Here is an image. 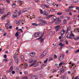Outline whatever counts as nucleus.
<instances>
[{"label":"nucleus","mask_w":79,"mask_h":79,"mask_svg":"<svg viewBox=\"0 0 79 79\" xmlns=\"http://www.w3.org/2000/svg\"><path fill=\"white\" fill-rule=\"evenodd\" d=\"M37 62V61H34V66H35V67H36L37 66H39V64L38 63H41L42 62L41 61H40L36 63Z\"/></svg>","instance_id":"2"},{"label":"nucleus","mask_w":79,"mask_h":79,"mask_svg":"<svg viewBox=\"0 0 79 79\" xmlns=\"http://www.w3.org/2000/svg\"><path fill=\"white\" fill-rule=\"evenodd\" d=\"M34 63L33 60L31 59V60H30L29 63Z\"/></svg>","instance_id":"37"},{"label":"nucleus","mask_w":79,"mask_h":79,"mask_svg":"<svg viewBox=\"0 0 79 79\" xmlns=\"http://www.w3.org/2000/svg\"><path fill=\"white\" fill-rule=\"evenodd\" d=\"M55 65L56 67L57 68H60V67L58 66V64H55Z\"/></svg>","instance_id":"39"},{"label":"nucleus","mask_w":79,"mask_h":79,"mask_svg":"<svg viewBox=\"0 0 79 79\" xmlns=\"http://www.w3.org/2000/svg\"><path fill=\"white\" fill-rule=\"evenodd\" d=\"M62 12H59L57 13V15H62Z\"/></svg>","instance_id":"40"},{"label":"nucleus","mask_w":79,"mask_h":79,"mask_svg":"<svg viewBox=\"0 0 79 79\" xmlns=\"http://www.w3.org/2000/svg\"><path fill=\"white\" fill-rule=\"evenodd\" d=\"M17 70H19V71H20L21 69V67H17Z\"/></svg>","instance_id":"34"},{"label":"nucleus","mask_w":79,"mask_h":79,"mask_svg":"<svg viewBox=\"0 0 79 79\" xmlns=\"http://www.w3.org/2000/svg\"><path fill=\"white\" fill-rule=\"evenodd\" d=\"M62 64H63V63L61 62L59 64V66H61V65Z\"/></svg>","instance_id":"53"},{"label":"nucleus","mask_w":79,"mask_h":79,"mask_svg":"<svg viewBox=\"0 0 79 79\" xmlns=\"http://www.w3.org/2000/svg\"><path fill=\"white\" fill-rule=\"evenodd\" d=\"M47 3H49V4H50V0H47Z\"/></svg>","instance_id":"44"},{"label":"nucleus","mask_w":79,"mask_h":79,"mask_svg":"<svg viewBox=\"0 0 79 79\" xmlns=\"http://www.w3.org/2000/svg\"><path fill=\"white\" fill-rule=\"evenodd\" d=\"M52 60H53V59L51 58H50L49 59V61H52Z\"/></svg>","instance_id":"57"},{"label":"nucleus","mask_w":79,"mask_h":79,"mask_svg":"<svg viewBox=\"0 0 79 79\" xmlns=\"http://www.w3.org/2000/svg\"><path fill=\"white\" fill-rule=\"evenodd\" d=\"M13 66L11 67L10 68V69L8 71V72L10 73V72H11V71H13Z\"/></svg>","instance_id":"12"},{"label":"nucleus","mask_w":79,"mask_h":79,"mask_svg":"<svg viewBox=\"0 0 79 79\" xmlns=\"http://www.w3.org/2000/svg\"><path fill=\"white\" fill-rule=\"evenodd\" d=\"M6 16H4L3 17H2V19H4L5 18H6Z\"/></svg>","instance_id":"46"},{"label":"nucleus","mask_w":79,"mask_h":79,"mask_svg":"<svg viewBox=\"0 0 79 79\" xmlns=\"http://www.w3.org/2000/svg\"><path fill=\"white\" fill-rule=\"evenodd\" d=\"M10 73H12V74H14L15 73V71H12V72Z\"/></svg>","instance_id":"59"},{"label":"nucleus","mask_w":79,"mask_h":79,"mask_svg":"<svg viewBox=\"0 0 79 79\" xmlns=\"http://www.w3.org/2000/svg\"><path fill=\"white\" fill-rule=\"evenodd\" d=\"M63 58H64V55H62L60 56L59 58V61H62L63 60Z\"/></svg>","instance_id":"4"},{"label":"nucleus","mask_w":79,"mask_h":79,"mask_svg":"<svg viewBox=\"0 0 79 79\" xmlns=\"http://www.w3.org/2000/svg\"><path fill=\"white\" fill-rule=\"evenodd\" d=\"M54 58L55 59H56L57 58V56L56 54L54 55Z\"/></svg>","instance_id":"50"},{"label":"nucleus","mask_w":79,"mask_h":79,"mask_svg":"<svg viewBox=\"0 0 79 79\" xmlns=\"http://www.w3.org/2000/svg\"><path fill=\"white\" fill-rule=\"evenodd\" d=\"M14 60L15 59H16L17 58H18V56H16V55H15L14 56Z\"/></svg>","instance_id":"19"},{"label":"nucleus","mask_w":79,"mask_h":79,"mask_svg":"<svg viewBox=\"0 0 79 79\" xmlns=\"http://www.w3.org/2000/svg\"><path fill=\"white\" fill-rule=\"evenodd\" d=\"M32 24L33 26H38V24H36V23H32Z\"/></svg>","instance_id":"28"},{"label":"nucleus","mask_w":79,"mask_h":79,"mask_svg":"<svg viewBox=\"0 0 79 79\" xmlns=\"http://www.w3.org/2000/svg\"><path fill=\"white\" fill-rule=\"evenodd\" d=\"M71 30V27L69 26V27L67 28V32H66V33H68V32H69V31H70Z\"/></svg>","instance_id":"10"},{"label":"nucleus","mask_w":79,"mask_h":79,"mask_svg":"<svg viewBox=\"0 0 79 79\" xmlns=\"http://www.w3.org/2000/svg\"><path fill=\"white\" fill-rule=\"evenodd\" d=\"M10 23H6V26H10Z\"/></svg>","instance_id":"43"},{"label":"nucleus","mask_w":79,"mask_h":79,"mask_svg":"<svg viewBox=\"0 0 79 79\" xmlns=\"http://www.w3.org/2000/svg\"><path fill=\"white\" fill-rule=\"evenodd\" d=\"M44 15H45L46 16H48V14H47L46 13V11H45V10L44 11Z\"/></svg>","instance_id":"42"},{"label":"nucleus","mask_w":79,"mask_h":79,"mask_svg":"<svg viewBox=\"0 0 79 79\" xmlns=\"http://www.w3.org/2000/svg\"><path fill=\"white\" fill-rule=\"evenodd\" d=\"M6 2L8 3H10V1L9 0H6Z\"/></svg>","instance_id":"61"},{"label":"nucleus","mask_w":79,"mask_h":79,"mask_svg":"<svg viewBox=\"0 0 79 79\" xmlns=\"http://www.w3.org/2000/svg\"><path fill=\"white\" fill-rule=\"evenodd\" d=\"M28 11V10L27 9L24 8L23 10H22L21 11H19V12L18 13V14L19 16L21 14V12H26Z\"/></svg>","instance_id":"1"},{"label":"nucleus","mask_w":79,"mask_h":79,"mask_svg":"<svg viewBox=\"0 0 79 79\" xmlns=\"http://www.w3.org/2000/svg\"><path fill=\"white\" fill-rule=\"evenodd\" d=\"M19 31H20V32H23V30H22L21 29H19L17 30V32H18Z\"/></svg>","instance_id":"26"},{"label":"nucleus","mask_w":79,"mask_h":79,"mask_svg":"<svg viewBox=\"0 0 79 79\" xmlns=\"http://www.w3.org/2000/svg\"><path fill=\"white\" fill-rule=\"evenodd\" d=\"M57 71H56V70H54L53 71L52 73H56V72H57Z\"/></svg>","instance_id":"58"},{"label":"nucleus","mask_w":79,"mask_h":79,"mask_svg":"<svg viewBox=\"0 0 79 79\" xmlns=\"http://www.w3.org/2000/svg\"><path fill=\"white\" fill-rule=\"evenodd\" d=\"M41 22H42V23H44V24H47V22L45 20H44V21H41Z\"/></svg>","instance_id":"27"},{"label":"nucleus","mask_w":79,"mask_h":79,"mask_svg":"<svg viewBox=\"0 0 79 79\" xmlns=\"http://www.w3.org/2000/svg\"><path fill=\"white\" fill-rule=\"evenodd\" d=\"M58 45H60V46H61L62 47H65L64 44H63L62 43H60Z\"/></svg>","instance_id":"13"},{"label":"nucleus","mask_w":79,"mask_h":79,"mask_svg":"<svg viewBox=\"0 0 79 79\" xmlns=\"http://www.w3.org/2000/svg\"><path fill=\"white\" fill-rule=\"evenodd\" d=\"M15 24H17L18 25H19V24H20L19 22L17 20L15 21Z\"/></svg>","instance_id":"17"},{"label":"nucleus","mask_w":79,"mask_h":79,"mask_svg":"<svg viewBox=\"0 0 79 79\" xmlns=\"http://www.w3.org/2000/svg\"><path fill=\"white\" fill-rule=\"evenodd\" d=\"M61 21L60 20V19H58L57 20L56 22V25L59 24L60 23H61Z\"/></svg>","instance_id":"7"},{"label":"nucleus","mask_w":79,"mask_h":79,"mask_svg":"<svg viewBox=\"0 0 79 79\" xmlns=\"http://www.w3.org/2000/svg\"><path fill=\"white\" fill-rule=\"evenodd\" d=\"M0 13L2 15L4 14V11L2 9H0Z\"/></svg>","instance_id":"15"},{"label":"nucleus","mask_w":79,"mask_h":79,"mask_svg":"<svg viewBox=\"0 0 79 79\" xmlns=\"http://www.w3.org/2000/svg\"><path fill=\"white\" fill-rule=\"evenodd\" d=\"M30 56H34V53L32 52L30 54Z\"/></svg>","instance_id":"55"},{"label":"nucleus","mask_w":79,"mask_h":79,"mask_svg":"<svg viewBox=\"0 0 79 79\" xmlns=\"http://www.w3.org/2000/svg\"><path fill=\"white\" fill-rule=\"evenodd\" d=\"M24 74H28V73H27V71H25L24 72Z\"/></svg>","instance_id":"54"},{"label":"nucleus","mask_w":79,"mask_h":79,"mask_svg":"<svg viewBox=\"0 0 79 79\" xmlns=\"http://www.w3.org/2000/svg\"><path fill=\"white\" fill-rule=\"evenodd\" d=\"M19 33H18V31L16 32V33L15 35V36L17 37V39H19L18 36H19Z\"/></svg>","instance_id":"11"},{"label":"nucleus","mask_w":79,"mask_h":79,"mask_svg":"<svg viewBox=\"0 0 79 79\" xmlns=\"http://www.w3.org/2000/svg\"><path fill=\"white\" fill-rule=\"evenodd\" d=\"M44 56V54H42L40 56V58H43Z\"/></svg>","instance_id":"25"},{"label":"nucleus","mask_w":79,"mask_h":79,"mask_svg":"<svg viewBox=\"0 0 79 79\" xmlns=\"http://www.w3.org/2000/svg\"><path fill=\"white\" fill-rule=\"evenodd\" d=\"M53 16H55V15H49L46 17V19H50V18H52V17Z\"/></svg>","instance_id":"8"},{"label":"nucleus","mask_w":79,"mask_h":79,"mask_svg":"<svg viewBox=\"0 0 79 79\" xmlns=\"http://www.w3.org/2000/svg\"><path fill=\"white\" fill-rule=\"evenodd\" d=\"M15 62H16L18 63V62H19V59L18 58L15 59H14Z\"/></svg>","instance_id":"24"},{"label":"nucleus","mask_w":79,"mask_h":79,"mask_svg":"<svg viewBox=\"0 0 79 79\" xmlns=\"http://www.w3.org/2000/svg\"><path fill=\"white\" fill-rule=\"evenodd\" d=\"M50 11L52 12H54L55 11V10L54 9H50Z\"/></svg>","instance_id":"30"},{"label":"nucleus","mask_w":79,"mask_h":79,"mask_svg":"<svg viewBox=\"0 0 79 79\" xmlns=\"http://www.w3.org/2000/svg\"><path fill=\"white\" fill-rule=\"evenodd\" d=\"M36 77H35V76H33L31 78V79H37V78Z\"/></svg>","instance_id":"22"},{"label":"nucleus","mask_w":79,"mask_h":79,"mask_svg":"<svg viewBox=\"0 0 79 79\" xmlns=\"http://www.w3.org/2000/svg\"><path fill=\"white\" fill-rule=\"evenodd\" d=\"M17 17V16L16 15H13V18H16Z\"/></svg>","instance_id":"52"},{"label":"nucleus","mask_w":79,"mask_h":79,"mask_svg":"<svg viewBox=\"0 0 79 79\" xmlns=\"http://www.w3.org/2000/svg\"><path fill=\"white\" fill-rule=\"evenodd\" d=\"M45 4H41V7L43 8H45Z\"/></svg>","instance_id":"20"},{"label":"nucleus","mask_w":79,"mask_h":79,"mask_svg":"<svg viewBox=\"0 0 79 79\" xmlns=\"http://www.w3.org/2000/svg\"><path fill=\"white\" fill-rule=\"evenodd\" d=\"M68 35H69V34H68V35L66 36V38L67 39H73V38L71 37V36H69V37L68 36Z\"/></svg>","instance_id":"18"},{"label":"nucleus","mask_w":79,"mask_h":79,"mask_svg":"<svg viewBox=\"0 0 79 79\" xmlns=\"http://www.w3.org/2000/svg\"><path fill=\"white\" fill-rule=\"evenodd\" d=\"M44 38H43L41 40V42L42 43V42H44Z\"/></svg>","instance_id":"63"},{"label":"nucleus","mask_w":79,"mask_h":79,"mask_svg":"<svg viewBox=\"0 0 79 79\" xmlns=\"http://www.w3.org/2000/svg\"><path fill=\"white\" fill-rule=\"evenodd\" d=\"M47 52L45 51L42 54H43V55H44V56H45V55H46L47 54Z\"/></svg>","instance_id":"36"},{"label":"nucleus","mask_w":79,"mask_h":79,"mask_svg":"<svg viewBox=\"0 0 79 79\" xmlns=\"http://www.w3.org/2000/svg\"><path fill=\"white\" fill-rule=\"evenodd\" d=\"M24 58V56L23 55L21 56L20 58V59H22V60H23V59Z\"/></svg>","instance_id":"29"},{"label":"nucleus","mask_w":79,"mask_h":79,"mask_svg":"<svg viewBox=\"0 0 79 79\" xmlns=\"http://www.w3.org/2000/svg\"><path fill=\"white\" fill-rule=\"evenodd\" d=\"M65 11L66 12H69V10H68V9H66L65 10Z\"/></svg>","instance_id":"47"},{"label":"nucleus","mask_w":79,"mask_h":79,"mask_svg":"<svg viewBox=\"0 0 79 79\" xmlns=\"http://www.w3.org/2000/svg\"><path fill=\"white\" fill-rule=\"evenodd\" d=\"M23 79H27V77L26 76L23 77Z\"/></svg>","instance_id":"56"},{"label":"nucleus","mask_w":79,"mask_h":79,"mask_svg":"<svg viewBox=\"0 0 79 79\" xmlns=\"http://www.w3.org/2000/svg\"><path fill=\"white\" fill-rule=\"evenodd\" d=\"M27 66H28V65L27 64V63H26L24 65V68L25 69H27Z\"/></svg>","instance_id":"9"},{"label":"nucleus","mask_w":79,"mask_h":79,"mask_svg":"<svg viewBox=\"0 0 79 79\" xmlns=\"http://www.w3.org/2000/svg\"><path fill=\"white\" fill-rule=\"evenodd\" d=\"M48 61V59H46V60H45L44 61V63H47V61Z\"/></svg>","instance_id":"45"},{"label":"nucleus","mask_w":79,"mask_h":79,"mask_svg":"<svg viewBox=\"0 0 79 79\" xmlns=\"http://www.w3.org/2000/svg\"><path fill=\"white\" fill-rule=\"evenodd\" d=\"M61 79H64L65 78V77H64V76H62L61 77Z\"/></svg>","instance_id":"62"},{"label":"nucleus","mask_w":79,"mask_h":79,"mask_svg":"<svg viewBox=\"0 0 79 79\" xmlns=\"http://www.w3.org/2000/svg\"><path fill=\"white\" fill-rule=\"evenodd\" d=\"M49 35H52V32L51 31L49 32Z\"/></svg>","instance_id":"64"},{"label":"nucleus","mask_w":79,"mask_h":79,"mask_svg":"<svg viewBox=\"0 0 79 79\" xmlns=\"http://www.w3.org/2000/svg\"><path fill=\"white\" fill-rule=\"evenodd\" d=\"M60 34H61V36H63L64 35V33L62 31H61L60 32Z\"/></svg>","instance_id":"33"},{"label":"nucleus","mask_w":79,"mask_h":79,"mask_svg":"<svg viewBox=\"0 0 79 79\" xmlns=\"http://www.w3.org/2000/svg\"><path fill=\"white\" fill-rule=\"evenodd\" d=\"M34 36L35 38L37 37H39L40 36V34L38 32H35L34 33Z\"/></svg>","instance_id":"3"},{"label":"nucleus","mask_w":79,"mask_h":79,"mask_svg":"<svg viewBox=\"0 0 79 79\" xmlns=\"http://www.w3.org/2000/svg\"><path fill=\"white\" fill-rule=\"evenodd\" d=\"M40 13L41 14H43L44 13V12H43V10H41V9H40Z\"/></svg>","instance_id":"38"},{"label":"nucleus","mask_w":79,"mask_h":79,"mask_svg":"<svg viewBox=\"0 0 79 79\" xmlns=\"http://www.w3.org/2000/svg\"><path fill=\"white\" fill-rule=\"evenodd\" d=\"M2 79H6V77L5 75L2 76Z\"/></svg>","instance_id":"32"},{"label":"nucleus","mask_w":79,"mask_h":79,"mask_svg":"<svg viewBox=\"0 0 79 79\" xmlns=\"http://www.w3.org/2000/svg\"><path fill=\"white\" fill-rule=\"evenodd\" d=\"M16 6V4L15 3H13L12 7L13 8H15Z\"/></svg>","instance_id":"21"},{"label":"nucleus","mask_w":79,"mask_h":79,"mask_svg":"<svg viewBox=\"0 0 79 79\" xmlns=\"http://www.w3.org/2000/svg\"><path fill=\"white\" fill-rule=\"evenodd\" d=\"M56 20V17L54 16L52 19V21L53 23H55Z\"/></svg>","instance_id":"6"},{"label":"nucleus","mask_w":79,"mask_h":79,"mask_svg":"<svg viewBox=\"0 0 79 79\" xmlns=\"http://www.w3.org/2000/svg\"><path fill=\"white\" fill-rule=\"evenodd\" d=\"M42 36H43V35H42V36H41V37H40V38H38L37 39V40H39L40 39H42Z\"/></svg>","instance_id":"51"},{"label":"nucleus","mask_w":79,"mask_h":79,"mask_svg":"<svg viewBox=\"0 0 79 79\" xmlns=\"http://www.w3.org/2000/svg\"><path fill=\"white\" fill-rule=\"evenodd\" d=\"M60 25H58L55 27V29L56 32H57V31H59L60 30Z\"/></svg>","instance_id":"5"},{"label":"nucleus","mask_w":79,"mask_h":79,"mask_svg":"<svg viewBox=\"0 0 79 79\" xmlns=\"http://www.w3.org/2000/svg\"><path fill=\"white\" fill-rule=\"evenodd\" d=\"M63 24L64 25H66L67 24V22L66 21V20H64L63 21Z\"/></svg>","instance_id":"16"},{"label":"nucleus","mask_w":79,"mask_h":79,"mask_svg":"<svg viewBox=\"0 0 79 79\" xmlns=\"http://www.w3.org/2000/svg\"><path fill=\"white\" fill-rule=\"evenodd\" d=\"M60 74H62L64 72V69L63 68H61L60 69Z\"/></svg>","instance_id":"14"},{"label":"nucleus","mask_w":79,"mask_h":79,"mask_svg":"<svg viewBox=\"0 0 79 79\" xmlns=\"http://www.w3.org/2000/svg\"><path fill=\"white\" fill-rule=\"evenodd\" d=\"M79 0H73V2L76 3V2H79Z\"/></svg>","instance_id":"48"},{"label":"nucleus","mask_w":79,"mask_h":79,"mask_svg":"<svg viewBox=\"0 0 79 79\" xmlns=\"http://www.w3.org/2000/svg\"><path fill=\"white\" fill-rule=\"evenodd\" d=\"M3 61L5 63H6L8 61V60L6 59H5L3 60Z\"/></svg>","instance_id":"31"},{"label":"nucleus","mask_w":79,"mask_h":79,"mask_svg":"<svg viewBox=\"0 0 79 79\" xmlns=\"http://www.w3.org/2000/svg\"><path fill=\"white\" fill-rule=\"evenodd\" d=\"M38 19L39 21H42L43 19V18L41 17H38Z\"/></svg>","instance_id":"23"},{"label":"nucleus","mask_w":79,"mask_h":79,"mask_svg":"<svg viewBox=\"0 0 79 79\" xmlns=\"http://www.w3.org/2000/svg\"><path fill=\"white\" fill-rule=\"evenodd\" d=\"M78 52H79V49L78 50L76 51L75 53H78Z\"/></svg>","instance_id":"60"},{"label":"nucleus","mask_w":79,"mask_h":79,"mask_svg":"<svg viewBox=\"0 0 79 79\" xmlns=\"http://www.w3.org/2000/svg\"><path fill=\"white\" fill-rule=\"evenodd\" d=\"M73 38V39H74V40H77V38H76L75 37H74V38Z\"/></svg>","instance_id":"49"},{"label":"nucleus","mask_w":79,"mask_h":79,"mask_svg":"<svg viewBox=\"0 0 79 79\" xmlns=\"http://www.w3.org/2000/svg\"><path fill=\"white\" fill-rule=\"evenodd\" d=\"M19 3H20V6H21L22 5V4H23V1H20L19 2Z\"/></svg>","instance_id":"35"},{"label":"nucleus","mask_w":79,"mask_h":79,"mask_svg":"<svg viewBox=\"0 0 79 79\" xmlns=\"http://www.w3.org/2000/svg\"><path fill=\"white\" fill-rule=\"evenodd\" d=\"M70 36H71V37H74V35L73 33H71L70 35Z\"/></svg>","instance_id":"41"}]
</instances>
